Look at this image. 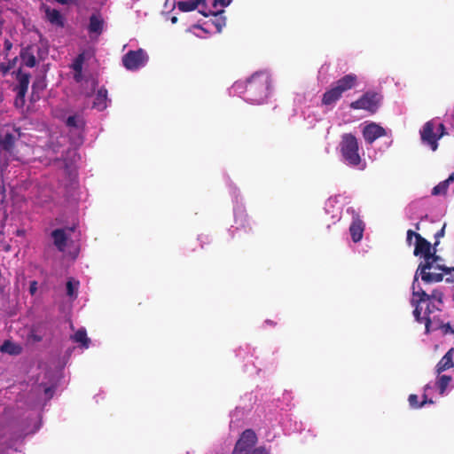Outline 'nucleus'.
<instances>
[{
    "label": "nucleus",
    "mask_w": 454,
    "mask_h": 454,
    "mask_svg": "<svg viewBox=\"0 0 454 454\" xmlns=\"http://www.w3.org/2000/svg\"><path fill=\"white\" fill-rule=\"evenodd\" d=\"M45 14L50 23L61 27H64L65 19L59 10L47 7Z\"/></svg>",
    "instance_id": "obj_28"
},
{
    "label": "nucleus",
    "mask_w": 454,
    "mask_h": 454,
    "mask_svg": "<svg viewBox=\"0 0 454 454\" xmlns=\"http://www.w3.org/2000/svg\"><path fill=\"white\" fill-rule=\"evenodd\" d=\"M202 239H208V238L207 236H199L198 239L201 242V243H204L205 241Z\"/></svg>",
    "instance_id": "obj_53"
},
{
    "label": "nucleus",
    "mask_w": 454,
    "mask_h": 454,
    "mask_svg": "<svg viewBox=\"0 0 454 454\" xmlns=\"http://www.w3.org/2000/svg\"><path fill=\"white\" fill-rule=\"evenodd\" d=\"M415 229L419 231L420 229L419 223H415Z\"/></svg>",
    "instance_id": "obj_57"
},
{
    "label": "nucleus",
    "mask_w": 454,
    "mask_h": 454,
    "mask_svg": "<svg viewBox=\"0 0 454 454\" xmlns=\"http://www.w3.org/2000/svg\"><path fill=\"white\" fill-rule=\"evenodd\" d=\"M347 212L352 214L353 215V220L349 226V234L351 236V239L355 243L359 242L364 235V223L359 218V216L355 215V210L352 207H348Z\"/></svg>",
    "instance_id": "obj_19"
},
{
    "label": "nucleus",
    "mask_w": 454,
    "mask_h": 454,
    "mask_svg": "<svg viewBox=\"0 0 454 454\" xmlns=\"http://www.w3.org/2000/svg\"><path fill=\"white\" fill-rule=\"evenodd\" d=\"M264 325H271L272 326V325H275V323L273 321L270 320V319H267V320L264 321Z\"/></svg>",
    "instance_id": "obj_51"
},
{
    "label": "nucleus",
    "mask_w": 454,
    "mask_h": 454,
    "mask_svg": "<svg viewBox=\"0 0 454 454\" xmlns=\"http://www.w3.org/2000/svg\"><path fill=\"white\" fill-rule=\"evenodd\" d=\"M53 1L59 4H63V5L74 4L77 2V0H53Z\"/></svg>",
    "instance_id": "obj_45"
},
{
    "label": "nucleus",
    "mask_w": 454,
    "mask_h": 454,
    "mask_svg": "<svg viewBox=\"0 0 454 454\" xmlns=\"http://www.w3.org/2000/svg\"><path fill=\"white\" fill-rule=\"evenodd\" d=\"M415 238L414 255L421 256L424 262H421L417 269L418 277L420 276L423 282L427 284L437 283L442 280L443 274L436 272H427L429 270H440L445 274L450 272L451 269L437 264L441 258L431 252V243L424 239L420 234L411 231H407L406 242L409 246L412 243V238Z\"/></svg>",
    "instance_id": "obj_2"
},
{
    "label": "nucleus",
    "mask_w": 454,
    "mask_h": 454,
    "mask_svg": "<svg viewBox=\"0 0 454 454\" xmlns=\"http://www.w3.org/2000/svg\"><path fill=\"white\" fill-rule=\"evenodd\" d=\"M428 219H429L428 215H424L420 216V221H425V220H428Z\"/></svg>",
    "instance_id": "obj_56"
},
{
    "label": "nucleus",
    "mask_w": 454,
    "mask_h": 454,
    "mask_svg": "<svg viewBox=\"0 0 454 454\" xmlns=\"http://www.w3.org/2000/svg\"><path fill=\"white\" fill-rule=\"evenodd\" d=\"M445 227H446V223H444L442 228L434 234L435 239H439L440 238H442L444 236Z\"/></svg>",
    "instance_id": "obj_46"
},
{
    "label": "nucleus",
    "mask_w": 454,
    "mask_h": 454,
    "mask_svg": "<svg viewBox=\"0 0 454 454\" xmlns=\"http://www.w3.org/2000/svg\"><path fill=\"white\" fill-rule=\"evenodd\" d=\"M452 352L453 349H450L438 362V364L435 366V372L437 374H441L442 372L451 368L454 365Z\"/></svg>",
    "instance_id": "obj_26"
},
{
    "label": "nucleus",
    "mask_w": 454,
    "mask_h": 454,
    "mask_svg": "<svg viewBox=\"0 0 454 454\" xmlns=\"http://www.w3.org/2000/svg\"><path fill=\"white\" fill-rule=\"evenodd\" d=\"M5 198V189L3 184H0V204L4 201Z\"/></svg>",
    "instance_id": "obj_49"
},
{
    "label": "nucleus",
    "mask_w": 454,
    "mask_h": 454,
    "mask_svg": "<svg viewBox=\"0 0 454 454\" xmlns=\"http://www.w3.org/2000/svg\"><path fill=\"white\" fill-rule=\"evenodd\" d=\"M73 228L64 229L58 228L51 231V237L53 240L54 246L59 252H64L67 247V241L69 239L70 232Z\"/></svg>",
    "instance_id": "obj_20"
},
{
    "label": "nucleus",
    "mask_w": 454,
    "mask_h": 454,
    "mask_svg": "<svg viewBox=\"0 0 454 454\" xmlns=\"http://www.w3.org/2000/svg\"><path fill=\"white\" fill-rule=\"evenodd\" d=\"M148 62V55L143 49L129 51L122 57V64L127 70L136 71Z\"/></svg>",
    "instance_id": "obj_13"
},
{
    "label": "nucleus",
    "mask_w": 454,
    "mask_h": 454,
    "mask_svg": "<svg viewBox=\"0 0 454 454\" xmlns=\"http://www.w3.org/2000/svg\"><path fill=\"white\" fill-rule=\"evenodd\" d=\"M13 44L9 39H5L4 42V58H7L9 51L12 50Z\"/></svg>",
    "instance_id": "obj_42"
},
{
    "label": "nucleus",
    "mask_w": 454,
    "mask_h": 454,
    "mask_svg": "<svg viewBox=\"0 0 454 454\" xmlns=\"http://www.w3.org/2000/svg\"><path fill=\"white\" fill-rule=\"evenodd\" d=\"M283 400L280 401V399H278V403H281V404H277V407H280V410L281 411H284L286 409H290L291 406H292V399H293V396H292V394L291 392H288V391H285L283 393Z\"/></svg>",
    "instance_id": "obj_37"
},
{
    "label": "nucleus",
    "mask_w": 454,
    "mask_h": 454,
    "mask_svg": "<svg viewBox=\"0 0 454 454\" xmlns=\"http://www.w3.org/2000/svg\"><path fill=\"white\" fill-rule=\"evenodd\" d=\"M171 23L176 24L177 22V18L176 16H173L170 18Z\"/></svg>",
    "instance_id": "obj_55"
},
{
    "label": "nucleus",
    "mask_w": 454,
    "mask_h": 454,
    "mask_svg": "<svg viewBox=\"0 0 454 454\" xmlns=\"http://www.w3.org/2000/svg\"><path fill=\"white\" fill-rule=\"evenodd\" d=\"M450 124H451L452 126H454V122H450Z\"/></svg>",
    "instance_id": "obj_59"
},
{
    "label": "nucleus",
    "mask_w": 454,
    "mask_h": 454,
    "mask_svg": "<svg viewBox=\"0 0 454 454\" xmlns=\"http://www.w3.org/2000/svg\"><path fill=\"white\" fill-rule=\"evenodd\" d=\"M408 401H409L410 406L413 409L421 408L427 403H434L433 400L429 399L428 395H426L425 389H424V393L422 395V401L420 403H419L418 395H414V394L409 395Z\"/></svg>",
    "instance_id": "obj_30"
},
{
    "label": "nucleus",
    "mask_w": 454,
    "mask_h": 454,
    "mask_svg": "<svg viewBox=\"0 0 454 454\" xmlns=\"http://www.w3.org/2000/svg\"><path fill=\"white\" fill-rule=\"evenodd\" d=\"M45 87V84L43 82V81H40V80H37V81H35L32 84V91H33V94L38 92V90H43Z\"/></svg>",
    "instance_id": "obj_41"
},
{
    "label": "nucleus",
    "mask_w": 454,
    "mask_h": 454,
    "mask_svg": "<svg viewBox=\"0 0 454 454\" xmlns=\"http://www.w3.org/2000/svg\"><path fill=\"white\" fill-rule=\"evenodd\" d=\"M71 338L74 342L81 343L82 348H89L90 339L87 337V332L85 328L82 327L78 329Z\"/></svg>",
    "instance_id": "obj_32"
},
{
    "label": "nucleus",
    "mask_w": 454,
    "mask_h": 454,
    "mask_svg": "<svg viewBox=\"0 0 454 454\" xmlns=\"http://www.w3.org/2000/svg\"><path fill=\"white\" fill-rule=\"evenodd\" d=\"M257 436L254 430H245L237 441L232 454H251L256 448Z\"/></svg>",
    "instance_id": "obj_15"
},
{
    "label": "nucleus",
    "mask_w": 454,
    "mask_h": 454,
    "mask_svg": "<svg viewBox=\"0 0 454 454\" xmlns=\"http://www.w3.org/2000/svg\"><path fill=\"white\" fill-rule=\"evenodd\" d=\"M82 72H74V80L76 82H81L82 81Z\"/></svg>",
    "instance_id": "obj_48"
},
{
    "label": "nucleus",
    "mask_w": 454,
    "mask_h": 454,
    "mask_svg": "<svg viewBox=\"0 0 454 454\" xmlns=\"http://www.w3.org/2000/svg\"><path fill=\"white\" fill-rule=\"evenodd\" d=\"M357 85V76L355 74H348L339 79L334 86L343 94Z\"/></svg>",
    "instance_id": "obj_23"
},
{
    "label": "nucleus",
    "mask_w": 454,
    "mask_h": 454,
    "mask_svg": "<svg viewBox=\"0 0 454 454\" xmlns=\"http://www.w3.org/2000/svg\"><path fill=\"white\" fill-rule=\"evenodd\" d=\"M199 6L200 9L199 12L203 16L207 17L209 15H216L217 12L212 10L207 6L206 0H187V1H180L177 3V7L181 12H188L194 11Z\"/></svg>",
    "instance_id": "obj_16"
},
{
    "label": "nucleus",
    "mask_w": 454,
    "mask_h": 454,
    "mask_svg": "<svg viewBox=\"0 0 454 454\" xmlns=\"http://www.w3.org/2000/svg\"><path fill=\"white\" fill-rule=\"evenodd\" d=\"M435 127L434 120L427 121L420 131L421 140L424 144L430 146L433 151L438 147V140L445 134L443 123L437 124V132H434Z\"/></svg>",
    "instance_id": "obj_11"
},
{
    "label": "nucleus",
    "mask_w": 454,
    "mask_h": 454,
    "mask_svg": "<svg viewBox=\"0 0 454 454\" xmlns=\"http://www.w3.org/2000/svg\"><path fill=\"white\" fill-rule=\"evenodd\" d=\"M450 116H451V117H454V113H452L450 115V114H446V115H445V120H444V121H445V122H450V120H449V119H450Z\"/></svg>",
    "instance_id": "obj_52"
},
{
    "label": "nucleus",
    "mask_w": 454,
    "mask_h": 454,
    "mask_svg": "<svg viewBox=\"0 0 454 454\" xmlns=\"http://www.w3.org/2000/svg\"><path fill=\"white\" fill-rule=\"evenodd\" d=\"M85 62V54L84 52L79 53L72 61L70 65V68L74 70V72H82L83 64Z\"/></svg>",
    "instance_id": "obj_36"
},
{
    "label": "nucleus",
    "mask_w": 454,
    "mask_h": 454,
    "mask_svg": "<svg viewBox=\"0 0 454 454\" xmlns=\"http://www.w3.org/2000/svg\"><path fill=\"white\" fill-rule=\"evenodd\" d=\"M411 289L412 298L411 304L414 307L413 316L417 322L425 323L426 333H429L431 332V319L429 316L433 310L430 308L431 301L429 295L421 288L419 283L418 272L414 275Z\"/></svg>",
    "instance_id": "obj_6"
},
{
    "label": "nucleus",
    "mask_w": 454,
    "mask_h": 454,
    "mask_svg": "<svg viewBox=\"0 0 454 454\" xmlns=\"http://www.w3.org/2000/svg\"><path fill=\"white\" fill-rule=\"evenodd\" d=\"M246 412L245 407H236V409L230 413L231 421L230 427L236 428L239 427V423L241 421Z\"/></svg>",
    "instance_id": "obj_31"
},
{
    "label": "nucleus",
    "mask_w": 454,
    "mask_h": 454,
    "mask_svg": "<svg viewBox=\"0 0 454 454\" xmlns=\"http://www.w3.org/2000/svg\"><path fill=\"white\" fill-rule=\"evenodd\" d=\"M246 84L247 82H241L237 81L235 82L231 88H229V95L230 96H239L242 97L245 96V90H246Z\"/></svg>",
    "instance_id": "obj_35"
},
{
    "label": "nucleus",
    "mask_w": 454,
    "mask_h": 454,
    "mask_svg": "<svg viewBox=\"0 0 454 454\" xmlns=\"http://www.w3.org/2000/svg\"><path fill=\"white\" fill-rule=\"evenodd\" d=\"M13 74L16 81L12 89L16 93L14 106L16 108H23L26 102L25 98L27 93L31 75L29 73L24 72L21 68H19Z\"/></svg>",
    "instance_id": "obj_10"
},
{
    "label": "nucleus",
    "mask_w": 454,
    "mask_h": 454,
    "mask_svg": "<svg viewBox=\"0 0 454 454\" xmlns=\"http://www.w3.org/2000/svg\"><path fill=\"white\" fill-rule=\"evenodd\" d=\"M80 286V282L74 278H69L66 283V293L67 297L71 301L76 300L78 296V289Z\"/></svg>",
    "instance_id": "obj_29"
},
{
    "label": "nucleus",
    "mask_w": 454,
    "mask_h": 454,
    "mask_svg": "<svg viewBox=\"0 0 454 454\" xmlns=\"http://www.w3.org/2000/svg\"><path fill=\"white\" fill-rule=\"evenodd\" d=\"M251 454H270L264 447H258Z\"/></svg>",
    "instance_id": "obj_47"
},
{
    "label": "nucleus",
    "mask_w": 454,
    "mask_h": 454,
    "mask_svg": "<svg viewBox=\"0 0 454 454\" xmlns=\"http://www.w3.org/2000/svg\"><path fill=\"white\" fill-rule=\"evenodd\" d=\"M18 58L15 57L12 59H9L7 63H2L0 65V70L4 74H6L11 69L14 68L17 63Z\"/></svg>",
    "instance_id": "obj_40"
},
{
    "label": "nucleus",
    "mask_w": 454,
    "mask_h": 454,
    "mask_svg": "<svg viewBox=\"0 0 454 454\" xmlns=\"http://www.w3.org/2000/svg\"><path fill=\"white\" fill-rule=\"evenodd\" d=\"M216 12H217V14H216V15H215L216 18H215V20L213 21V24L215 25V28H216V32H217V33H220V32L222 31L223 27H225V25H226V19H225V17H223V16H219V17H217V15H218L219 13H223V10H222V11H220V12H219V11H216Z\"/></svg>",
    "instance_id": "obj_39"
},
{
    "label": "nucleus",
    "mask_w": 454,
    "mask_h": 454,
    "mask_svg": "<svg viewBox=\"0 0 454 454\" xmlns=\"http://www.w3.org/2000/svg\"><path fill=\"white\" fill-rule=\"evenodd\" d=\"M55 389H56L55 386H49L44 388V395L48 400L52 398Z\"/></svg>",
    "instance_id": "obj_43"
},
{
    "label": "nucleus",
    "mask_w": 454,
    "mask_h": 454,
    "mask_svg": "<svg viewBox=\"0 0 454 454\" xmlns=\"http://www.w3.org/2000/svg\"><path fill=\"white\" fill-rule=\"evenodd\" d=\"M97 86H98V81L93 79L91 81V90H90V91L85 93V97H87V98L91 97L92 94L94 93V91L96 90Z\"/></svg>",
    "instance_id": "obj_44"
},
{
    "label": "nucleus",
    "mask_w": 454,
    "mask_h": 454,
    "mask_svg": "<svg viewBox=\"0 0 454 454\" xmlns=\"http://www.w3.org/2000/svg\"><path fill=\"white\" fill-rule=\"evenodd\" d=\"M231 2L232 0H206L207 6L214 11H215L218 5L222 7H227L231 4Z\"/></svg>",
    "instance_id": "obj_38"
},
{
    "label": "nucleus",
    "mask_w": 454,
    "mask_h": 454,
    "mask_svg": "<svg viewBox=\"0 0 454 454\" xmlns=\"http://www.w3.org/2000/svg\"><path fill=\"white\" fill-rule=\"evenodd\" d=\"M336 150L339 153L340 160L346 166L359 170L365 168L366 162L359 153V141L352 133L341 135Z\"/></svg>",
    "instance_id": "obj_5"
},
{
    "label": "nucleus",
    "mask_w": 454,
    "mask_h": 454,
    "mask_svg": "<svg viewBox=\"0 0 454 454\" xmlns=\"http://www.w3.org/2000/svg\"><path fill=\"white\" fill-rule=\"evenodd\" d=\"M232 228H233V226L231 229H229V233L231 234V238L233 237V235H232L233 229Z\"/></svg>",
    "instance_id": "obj_58"
},
{
    "label": "nucleus",
    "mask_w": 454,
    "mask_h": 454,
    "mask_svg": "<svg viewBox=\"0 0 454 454\" xmlns=\"http://www.w3.org/2000/svg\"><path fill=\"white\" fill-rule=\"evenodd\" d=\"M34 340L36 341H41L43 340V337L40 335H34Z\"/></svg>",
    "instance_id": "obj_54"
},
{
    "label": "nucleus",
    "mask_w": 454,
    "mask_h": 454,
    "mask_svg": "<svg viewBox=\"0 0 454 454\" xmlns=\"http://www.w3.org/2000/svg\"><path fill=\"white\" fill-rule=\"evenodd\" d=\"M15 143V137L12 133H5L0 135V146L6 150L10 151L13 148Z\"/></svg>",
    "instance_id": "obj_34"
},
{
    "label": "nucleus",
    "mask_w": 454,
    "mask_h": 454,
    "mask_svg": "<svg viewBox=\"0 0 454 454\" xmlns=\"http://www.w3.org/2000/svg\"><path fill=\"white\" fill-rule=\"evenodd\" d=\"M454 181V173L451 174L448 179L440 182L437 185H435L432 190V195H442L447 192L450 182Z\"/></svg>",
    "instance_id": "obj_33"
},
{
    "label": "nucleus",
    "mask_w": 454,
    "mask_h": 454,
    "mask_svg": "<svg viewBox=\"0 0 454 454\" xmlns=\"http://www.w3.org/2000/svg\"><path fill=\"white\" fill-rule=\"evenodd\" d=\"M452 380L450 375L437 374L435 381H430L425 386L426 395H430L432 391L437 389L441 395L446 394L447 387Z\"/></svg>",
    "instance_id": "obj_17"
},
{
    "label": "nucleus",
    "mask_w": 454,
    "mask_h": 454,
    "mask_svg": "<svg viewBox=\"0 0 454 454\" xmlns=\"http://www.w3.org/2000/svg\"><path fill=\"white\" fill-rule=\"evenodd\" d=\"M271 79L269 72L257 71L247 80L243 99L253 105L263 104L271 94Z\"/></svg>",
    "instance_id": "obj_4"
},
{
    "label": "nucleus",
    "mask_w": 454,
    "mask_h": 454,
    "mask_svg": "<svg viewBox=\"0 0 454 454\" xmlns=\"http://www.w3.org/2000/svg\"><path fill=\"white\" fill-rule=\"evenodd\" d=\"M49 54V50L42 43H30L23 47L20 52L22 64L29 68L35 67L40 61H43Z\"/></svg>",
    "instance_id": "obj_8"
},
{
    "label": "nucleus",
    "mask_w": 454,
    "mask_h": 454,
    "mask_svg": "<svg viewBox=\"0 0 454 454\" xmlns=\"http://www.w3.org/2000/svg\"><path fill=\"white\" fill-rule=\"evenodd\" d=\"M341 93L333 85L330 90H326L322 97V104L325 106H332L335 104L341 97Z\"/></svg>",
    "instance_id": "obj_27"
},
{
    "label": "nucleus",
    "mask_w": 454,
    "mask_h": 454,
    "mask_svg": "<svg viewBox=\"0 0 454 454\" xmlns=\"http://www.w3.org/2000/svg\"><path fill=\"white\" fill-rule=\"evenodd\" d=\"M40 416L34 412H23L5 408L0 421V445L4 449L18 450L25 437L35 434L41 427Z\"/></svg>",
    "instance_id": "obj_1"
},
{
    "label": "nucleus",
    "mask_w": 454,
    "mask_h": 454,
    "mask_svg": "<svg viewBox=\"0 0 454 454\" xmlns=\"http://www.w3.org/2000/svg\"><path fill=\"white\" fill-rule=\"evenodd\" d=\"M361 132L366 149L370 151L374 149L375 154H382L393 144L392 131L385 129L379 123L373 121H365L361 125Z\"/></svg>",
    "instance_id": "obj_3"
},
{
    "label": "nucleus",
    "mask_w": 454,
    "mask_h": 454,
    "mask_svg": "<svg viewBox=\"0 0 454 454\" xmlns=\"http://www.w3.org/2000/svg\"><path fill=\"white\" fill-rule=\"evenodd\" d=\"M265 418L270 423L278 421L281 425L285 433L288 434L301 432L303 429L302 422L294 419L291 414L286 413L282 415L278 412L275 414L271 411H269L265 415Z\"/></svg>",
    "instance_id": "obj_12"
},
{
    "label": "nucleus",
    "mask_w": 454,
    "mask_h": 454,
    "mask_svg": "<svg viewBox=\"0 0 454 454\" xmlns=\"http://www.w3.org/2000/svg\"><path fill=\"white\" fill-rule=\"evenodd\" d=\"M88 33L90 35H99L104 29V20L99 13H92L89 20Z\"/></svg>",
    "instance_id": "obj_24"
},
{
    "label": "nucleus",
    "mask_w": 454,
    "mask_h": 454,
    "mask_svg": "<svg viewBox=\"0 0 454 454\" xmlns=\"http://www.w3.org/2000/svg\"><path fill=\"white\" fill-rule=\"evenodd\" d=\"M226 184L229 187L230 194L233 202V215L236 224L235 230L243 229L246 232L251 231L249 220L246 213V208L239 193V190L231 181L230 177H226Z\"/></svg>",
    "instance_id": "obj_7"
},
{
    "label": "nucleus",
    "mask_w": 454,
    "mask_h": 454,
    "mask_svg": "<svg viewBox=\"0 0 454 454\" xmlns=\"http://www.w3.org/2000/svg\"><path fill=\"white\" fill-rule=\"evenodd\" d=\"M66 125L68 128L74 129L79 132V135L77 136L76 141L74 143L82 145L83 143V137L82 133L83 132L85 127V121L83 118L77 114L70 115L66 121Z\"/></svg>",
    "instance_id": "obj_21"
},
{
    "label": "nucleus",
    "mask_w": 454,
    "mask_h": 454,
    "mask_svg": "<svg viewBox=\"0 0 454 454\" xmlns=\"http://www.w3.org/2000/svg\"><path fill=\"white\" fill-rule=\"evenodd\" d=\"M111 103V99L108 98V92L105 87H101L98 90L93 103L92 108L102 112L107 108L109 104Z\"/></svg>",
    "instance_id": "obj_22"
},
{
    "label": "nucleus",
    "mask_w": 454,
    "mask_h": 454,
    "mask_svg": "<svg viewBox=\"0 0 454 454\" xmlns=\"http://www.w3.org/2000/svg\"><path fill=\"white\" fill-rule=\"evenodd\" d=\"M0 352L10 356H19L22 352V347L11 340H5L0 346Z\"/></svg>",
    "instance_id": "obj_25"
},
{
    "label": "nucleus",
    "mask_w": 454,
    "mask_h": 454,
    "mask_svg": "<svg viewBox=\"0 0 454 454\" xmlns=\"http://www.w3.org/2000/svg\"><path fill=\"white\" fill-rule=\"evenodd\" d=\"M340 195L330 197L325 205V212L326 215H331V218L333 219V223L340 221L341 218L343 203L340 201Z\"/></svg>",
    "instance_id": "obj_18"
},
{
    "label": "nucleus",
    "mask_w": 454,
    "mask_h": 454,
    "mask_svg": "<svg viewBox=\"0 0 454 454\" xmlns=\"http://www.w3.org/2000/svg\"><path fill=\"white\" fill-rule=\"evenodd\" d=\"M383 96L381 93L368 90L364 92L358 99L350 103L349 106L354 110H364L371 114H375L380 108Z\"/></svg>",
    "instance_id": "obj_9"
},
{
    "label": "nucleus",
    "mask_w": 454,
    "mask_h": 454,
    "mask_svg": "<svg viewBox=\"0 0 454 454\" xmlns=\"http://www.w3.org/2000/svg\"><path fill=\"white\" fill-rule=\"evenodd\" d=\"M35 285H36V282H35V281L31 284V286H30V292H31V294L35 293V291L36 289L35 288Z\"/></svg>",
    "instance_id": "obj_50"
},
{
    "label": "nucleus",
    "mask_w": 454,
    "mask_h": 454,
    "mask_svg": "<svg viewBox=\"0 0 454 454\" xmlns=\"http://www.w3.org/2000/svg\"><path fill=\"white\" fill-rule=\"evenodd\" d=\"M254 348H252L249 344L239 346L235 350L236 356L239 357L241 361L245 362L243 365L244 372L247 373L250 376L255 375L259 372V369L257 368L254 362Z\"/></svg>",
    "instance_id": "obj_14"
}]
</instances>
